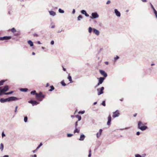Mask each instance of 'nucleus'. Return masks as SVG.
Listing matches in <instances>:
<instances>
[{
	"label": "nucleus",
	"mask_w": 157,
	"mask_h": 157,
	"mask_svg": "<svg viewBox=\"0 0 157 157\" xmlns=\"http://www.w3.org/2000/svg\"><path fill=\"white\" fill-rule=\"evenodd\" d=\"M144 124L141 121H139L138 122V128L142 131H144L148 128L147 126L144 125Z\"/></svg>",
	"instance_id": "obj_1"
},
{
	"label": "nucleus",
	"mask_w": 157,
	"mask_h": 157,
	"mask_svg": "<svg viewBox=\"0 0 157 157\" xmlns=\"http://www.w3.org/2000/svg\"><path fill=\"white\" fill-rule=\"evenodd\" d=\"M36 95V99L40 101H41L42 100V99L41 98H45V96L42 93L41 91L39 93H37Z\"/></svg>",
	"instance_id": "obj_2"
},
{
	"label": "nucleus",
	"mask_w": 157,
	"mask_h": 157,
	"mask_svg": "<svg viewBox=\"0 0 157 157\" xmlns=\"http://www.w3.org/2000/svg\"><path fill=\"white\" fill-rule=\"evenodd\" d=\"M92 17H90L91 19L97 18L99 17V15L97 12L92 13L91 14Z\"/></svg>",
	"instance_id": "obj_3"
},
{
	"label": "nucleus",
	"mask_w": 157,
	"mask_h": 157,
	"mask_svg": "<svg viewBox=\"0 0 157 157\" xmlns=\"http://www.w3.org/2000/svg\"><path fill=\"white\" fill-rule=\"evenodd\" d=\"M104 88L103 87H102L100 89H98L97 90L98 92V95H100L103 93V90Z\"/></svg>",
	"instance_id": "obj_4"
},
{
	"label": "nucleus",
	"mask_w": 157,
	"mask_h": 157,
	"mask_svg": "<svg viewBox=\"0 0 157 157\" xmlns=\"http://www.w3.org/2000/svg\"><path fill=\"white\" fill-rule=\"evenodd\" d=\"M8 98V101H14L15 100H17L20 99V98H18L15 97H10Z\"/></svg>",
	"instance_id": "obj_5"
},
{
	"label": "nucleus",
	"mask_w": 157,
	"mask_h": 157,
	"mask_svg": "<svg viewBox=\"0 0 157 157\" xmlns=\"http://www.w3.org/2000/svg\"><path fill=\"white\" fill-rule=\"evenodd\" d=\"M28 102L31 104L33 106L39 104V103L34 100H30L28 101Z\"/></svg>",
	"instance_id": "obj_6"
},
{
	"label": "nucleus",
	"mask_w": 157,
	"mask_h": 157,
	"mask_svg": "<svg viewBox=\"0 0 157 157\" xmlns=\"http://www.w3.org/2000/svg\"><path fill=\"white\" fill-rule=\"evenodd\" d=\"M105 78L104 77H101L99 78L98 82V83L97 86L99 85L100 84H101L103 82Z\"/></svg>",
	"instance_id": "obj_7"
},
{
	"label": "nucleus",
	"mask_w": 157,
	"mask_h": 157,
	"mask_svg": "<svg viewBox=\"0 0 157 157\" xmlns=\"http://www.w3.org/2000/svg\"><path fill=\"white\" fill-rule=\"evenodd\" d=\"M11 38V37L10 36H4L2 37H0V40H8Z\"/></svg>",
	"instance_id": "obj_8"
},
{
	"label": "nucleus",
	"mask_w": 157,
	"mask_h": 157,
	"mask_svg": "<svg viewBox=\"0 0 157 157\" xmlns=\"http://www.w3.org/2000/svg\"><path fill=\"white\" fill-rule=\"evenodd\" d=\"M120 113H119V111L118 110L116 111L115 112L113 113V118H115L117 117H118L119 116Z\"/></svg>",
	"instance_id": "obj_9"
},
{
	"label": "nucleus",
	"mask_w": 157,
	"mask_h": 157,
	"mask_svg": "<svg viewBox=\"0 0 157 157\" xmlns=\"http://www.w3.org/2000/svg\"><path fill=\"white\" fill-rule=\"evenodd\" d=\"M99 72L100 74L105 77H106L107 76V74L105 72V71L102 70H100Z\"/></svg>",
	"instance_id": "obj_10"
},
{
	"label": "nucleus",
	"mask_w": 157,
	"mask_h": 157,
	"mask_svg": "<svg viewBox=\"0 0 157 157\" xmlns=\"http://www.w3.org/2000/svg\"><path fill=\"white\" fill-rule=\"evenodd\" d=\"M2 91L4 93L5 92L9 90V87L8 86H6L4 87L2 89Z\"/></svg>",
	"instance_id": "obj_11"
},
{
	"label": "nucleus",
	"mask_w": 157,
	"mask_h": 157,
	"mask_svg": "<svg viewBox=\"0 0 157 157\" xmlns=\"http://www.w3.org/2000/svg\"><path fill=\"white\" fill-rule=\"evenodd\" d=\"M114 13L118 17H120L121 13L117 9H115L114 10Z\"/></svg>",
	"instance_id": "obj_12"
},
{
	"label": "nucleus",
	"mask_w": 157,
	"mask_h": 157,
	"mask_svg": "<svg viewBox=\"0 0 157 157\" xmlns=\"http://www.w3.org/2000/svg\"><path fill=\"white\" fill-rule=\"evenodd\" d=\"M0 101L2 103H3L5 102L8 101V98H1L0 99Z\"/></svg>",
	"instance_id": "obj_13"
},
{
	"label": "nucleus",
	"mask_w": 157,
	"mask_h": 157,
	"mask_svg": "<svg viewBox=\"0 0 157 157\" xmlns=\"http://www.w3.org/2000/svg\"><path fill=\"white\" fill-rule=\"evenodd\" d=\"M93 30L94 33L96 35L98 36L100 32L98 30L95 29H93Z\"/></svg>",
	"instance_id": "obj_14"
},
{
	"label": "nucleus",
	"mask_w": 157,
	"mask_h": 157,
	"mask_svg": "<svg viewBox=\"0 0 157 157\" xmlns=\"http://www.w3.org/2000/svg\"><path fill=\"white\" fill-rule=\"evenodd\" d=\"M102 129H100L99 130V132H98L97 133L96 136L97 138H98L100 137L102 133Z\"/></svg>",
	"instance_id": "obj_15"
},
{
	"label": "nucleus",
	"mask_w": 157,
	"mask_h": 157,
	"mask_svg": "<svg viewBox=\"0 0 157 157\" xmlns=\"http://www.w3.org/2000/svg\"><path fill=\"white\" fill-rule=\"evenodd\" d=\"M108 121L107 122V124L108 125H110L111 121V117L110 115H109L108 118Z\"/></svg>",
	"instance_id": "obj_16"
},
{
	"label": "nucleus",
	"mask_w": 157,
	"mask_h": 157,
	"mask_svg": "<svg viewBox=\"0 0 157 157\" xmlns=\"http://www.w3.org/2000/svg\"><path fill=\"white\" fill-rule=\"evenodd\" d=\"M85 136L83 134H82L80 135V138L79 139V140L80 141H83V140L85 138Z\"/></svg>",
	"instance_id": "obj_17"
},
{
	"label": "nucleus",
	"mask_w": 157,
	"mask_h": 157,
	"mask_svg": "<svg viewBox=\"0 0 157 157\" xmlns=\"http://www.w3.org/2000/svg\"><path fill=\"white\" fill-rule=\"evenodd\" d=\"M50 14L53 16H54L56 15V13L53 11H49Z\"/></svg>",
	"instance_id": "obj_18"
},
{
	"label": "nucleus",
	"mask_w": 157,
	"mask_h": 157,
	"mask_svg": "<svg viewBox=\"0 0 157 157\" xmlns=\"http://www.w3.org/2000/svg\"><path fill=\"white\" fill-rule=\"evenodd\" d=\"M28 43L31 47H32L33 45V42L31 40H28Z\"/></svg>",
	"instance_id": "obj_19"
},
{
	"label": "nucleus",
	"mask_w": 157,
	"mask_h": 157,
	"mask_svg": "<svg viewBox=\"0 0 157 157\" xmlns=\"http://www.w3.org/2000/svg\"><path fill=\"white\" fill-rule=\"evenodd\" d=\"M20 90L21 91H22V92H27L28 91V89L27 88H21L20 89Z\"/></svg>",
	"instance_id": "obj_20"
},
{
	"label": "nucleus",
	"mask_w": 157,
	"mask_h": 157,
	"mask_svg": "<svg viewBox=\"0 0 157 157\" xmlns=\"http://www.w3.org/2000/svg\"><path fill=\"white\" fill-rule=\"evenodd\" d=\"M68 79L69 80V81H70V82H72V78L71 76L70 75V74H69L68 76Z\"/></svg>",
	"instance_id": "obj_21"
},
{
	"label": "nucleus",
	"mask_w": 157,
	"mask_h": 157,
	"mask_svg": "<svg viewBox=\"0 0 157 157\" xmlns=\"http://www.w3.org/2000/svg\"><path fill=\"white\" fill-rule=\"evenodd\" d=\"M80 130L79 129L77 128H75V129L74 131V133H75L76 132L79 133V132Z\"/></svg>",
	"instance_id": "obj_22"
},
{
	"label": "nucleus",
	"mask_w": 157,
	"mask_h": 157,
	"mask_svg": "<svg viewBox=\"0 0 157 157\" xmlns=\"http://www.w3.org/2000/svg\"><path fill=\"white\" fill-rule=\"evenodd\" d=\"M75 117H77L78 118V121H80L81 120L82 118H81V117L80 116H79L78 115L75 116Z\"/></svg>",
	"instance_id": "obj_23"
},
{
	"label": "nucleus",
	"mask_w": 157,
	"mask_h": 157,
	"mask_svg": "<svg viewBox=\"0 0 157 157\" xmlns=\"http://www.w3.org/2000/svg\"><path fill=\"white\" fill-rule=\"evenodd\" d=\"M3 148H4L3 145L2 143H1L0 144V149L1 150V151H2L3 150Z\"/></svg>",
	"instance_id": "obj_24"
},
{
	"label": "nucleus",
	"mask_w": 157,
	"mask_h": 157,
	"mask_svg": "<svg viewBox=\"0 0 157 157\" xmlns=\"http://www.w3.org/2000/svg\"><path fill=\"white\" fill-rule=\"evenodd\" d=\"M30 94H32L33 95H36V94H37V93H36V91L34 90H33V91H32L31 92Z\"/></svg>",
	"instance_id": "obj_25"
},
{
	"label": "nucleus",
	"mask_w": 157,
	"mask_h": 157,
	"mask_svg": "<svg viewBox=\"0 0 157 157\" xmlns=\"http://www.w3.org/2000/svg\"><path fill=\"white\" fill-rule=\"evenodd\" d=\"M82 18V15H80L78 17V20L80 21L81 19Z\"/></svg>",
	"instance_id": "obj_26"
},
{
	"label": "nucleus",
	"mask_w": 157,
	"mask_h": 157,
	"mask_svg": "<svg viewBox=\"0 0 157 157\" xmlns=\"http://www.w3.org/2000/svg\"><path fill=\"white\" fill-rule=\"evenodd\" d=\"M50 87L51 89L49 90V91H52L54 89V87L53 86H50Z\"/></svg>",
	"instance_id": "obj_27"
},
{
	"label": "nucleus",
	"mask_w": 157,
	"mask_h": 157,
	"mask_svg": "<svg viewBox=\"0 0 157 157\" xmlns=\"http://www.w3.org/2000/svg\"><path fill=\"white\" fill-rule=\"evenodd\" d=\"M11 31L13 33H15L17 31L14 28H13L11 29Z\"/></svg>",
	"instance_id": "obj_28"
},
{
	"label": "nucleus",
	"mask_w": 157,
	"mask_h": 157,
	"mask_svg": "<svg viewBox=\"0 0 157 157\" xmlns=\"http://www.w3.org/2000/svg\"><path fill=\"white\" fill-rule=\"evenodd\" d=\"M59 13H63L64 12V11L63 10L60 8L59 9Z\"/></svg>",
	"instance_id": "obj_29"
},
{
	"label": "nucleus",
	"mask_w": 157,
	"mask_h": 157,
	"mask_svg": "<svg viewBox=\"0 0 157 157\" xmlns=\"http://www.w3.org/2000/svg\"><path fill=\"white\" fill-rule=\"evenodd\" d=\"M61 84H62V85L63 86H65L66 85V84H65L64 81L63 80L61 82Z\"/></svg>",
	"instance_id": "obj_30"
},
{
	"label": "nucleus",
	"mask_w": 157,
	"mask_h": 157,
	"mask_svg": "<svg viewBox=\"0 0 157 157\" xmlns=\"http://www.w3.org/2000/svg\"><path fill=\"white\" fill-rule=\"evenodd\" d=\"M81 13L83 14H85L86 13V11L84 10H82L81 11Z\"/></svg>",
	"instance_id": "obj_31"
},
{
	"label": "nucleus",
	"mask_w": 157,
	"mask_h": 157,
	"mask_svg": "<svg viewBox=\"0 0 157 157\" xmlns=\"http://www.w3.org/2000/svg\"><path fill=\"white\" fill-rule=\"evenodd\" d=\"M13 92V91H12L10 92L6 93L5 94V95H9V94H12Z\"/></svg>",
	"instance_id": "obj_32"
},
{
	"label": "nucleus",
	"mask_w": 157,
	"mask_h": 157,
	"mask_svg": "<svg viewBox=\"0 0 157 157\" xmlns=\"http://www.w3.org/2000/svg\"><path fill=\"white\" fill-rule=\"evenodd\" d=\"M28 121V117L27 116H25L24 117V121L25 122H27Z\"/></svg>",
	"instance_id": "obj_33"
},
{
	"label": "nucleus",
	"mask_w": 157,
	"mask_h": 157,
	"mask_svg": "<svg viewBox=\"0 0 157 157\" xmlns=\"http://www.w3.org/2000/svg\"><path fill=\"white\" fill-rule=\"evenodd\" d=\"M5 82V81L2 80L0 81V86H2L4 82Z\"/></svg>",
	"instance_id": "obj_34"
},
{
	"label": "nucleus",
	"mask_w": 157,
	"mask_h": 157,
	"mask_svg": "<svg viewBox=\"0 0 157 157\" xmlns=\"http://www.w3.org/2000/svg\"><path fill=\"white\" fill-rule=\"evenodd\" d=\"M92 29L91 27H89L88 29L89 32L90 33H91L92 32Z\"/></svg>",
	"instance_id": "obj_35"
},
{
	"label": "nucleus",
	"mask_w": 157,
	"mask_h": 157,
	"mask_svg": "<svg viewBox=\"0 0 157 157\" xmlns=\"http://www.w3.org/2000/svg\"><path fill=\"white\" fill-rule=\"evenodd\" d=\"M154 12V13L155 14V17H156V18L157 19V11L155 10V11H153Z\"/></svg>",
	"instance_id": "obj_36"
},
{
	"label": "nucleus",
	"mask_w": 157,
	"mask_h": 157,
	"mask_svg": "<svg viewBox=\"0 0 157 157\" xmlns=\"http://www.w3.org/2000/svg\"><path fill=\"white\" fill-rule=\"evenodd\" d=\"M42 145V143H40L39 145L37 147V149H38Z\"/></svg>",
	"instance_id": "obj_37"
},
{
	"label": "nucleus",
	"mask_w": 157,
	"mask_h": 157,
	"mask_svg": "<svg viewBox=\"0 0 157 157\" xmlns=\"http://www.w3.org/2000/svg\"><path fill=\"white\" fill-rule=\"evenodd\" d=\"M85 111L84 110L82 111H79L78 113L79 114H83L85 113Z\"/></svg>",
	"instance_id": "obj_38"
},
{
	"label": "nucleus",
	"mask_w": 157,
	"mask_h": 157,
	"mask_svg": "<svg viewBox=\"0 0 157 157\" xmlns=\"http://www.w3.org/2000/svg\"><path fill=\"white\" fill-rule=\"evenodd\" d=\"M6 93H4L1 90L0 91V96L2 95L3 94H5Z\"/></svg>",
	"instance_id": "obj_39"
},
{
	"label": "nucleus",
	"mask_w": 157,
	"mask_h": 157,
	"mask_svg": "<svg viewBox=\"0 0 157 157\" xmlns=\"http://www.w3.org/2000/svg\"><path fill=\"white\" fill-rule=\"evenodd\" d=\"M6 93H4L1 90L0 91V96L2 95L3 94H5Z\"/></svg>",
	"instance_id": "obj_40"
},
{
	"label": "nucleus",
	"mask_w": 157,
	"mask_h": 157,
	"mask_svg": "<svg viewBox=\"0 0 157 157\" xmlns=\"http://www.w3.org/2000/svg\"><path fill=\"white\" fill-rule=\"evenodd\" d=\"M150 5H151V7L153 11H154L155 10V8H154V6L152 5V4L151 3Z\"/></svg>",
	"instance_id": "obj_41"
},
{
	"label": "nucleus",
	"mask_w": 157,
	"mask_h": 157,
	"mask_svg": "<svg viewBox=\"0 0 157 157\" xmlns=\"http://www.w3.org/2000/svg\"><path fill=\"white\" fill-rule=\"evenodd\" d=\"M135 157H143L139 154H136L135 155Z\"/></svg>",
	"instance_id": "obj_42"
},
{
	"label": "nucleus",
	"mask_w": 157,
	"mask_h": 157,
	"mask_svg": "<svg viewBox=\"0 0 157 157\" xmlns=\"http://www.w3.org/2000/svg\"><path fill=\"white\" fill-rule=\"evenodd\" d=\"M119 57L118 56H116V57L114 58V60L116 61L119 59Z\"/></svg>",
	"instance_id": "obj_43"
},
{
	"label": "nucleus",
	"mask_w": 157,
	"mask_h": 157,
	"mask_svg": "<svg viewBox=\"0 0 157 157\" xmlns=\"http://www.w3.org/2000/svg\"><path fill=\"white\" fill-rule=\"evenodd\" d=\"M17 108H18V106H16L15 107V110L14 111V112L15 113H17Z\"/></svg>",
	"instance_id": "obj_44"
},
{
	"label": "nucleus",
	"mask_w": 157,
	"mask_h": 157,
	"mask_svg": "<svg viewBox=\"0 0 157 157\" xmlns=\"http://www.w3.org/2000/svg\"><path fill=\"white\" fill-rule=\"evenodd\" d=\"M101 104L103 106H105L106 105L105 101H103L101 103Z\"/></svg>",
	"instance_id": "obj_45"
},
{
	"label": "nucleus",
	"mask_w": 157,
	"mask_h": 157,
	"mask_svg": "<svg viewBox=\"0 0 157 157\" xmlns=\"http://www.w3.org/2000/svg\"><path fill=\"white\" fill-rule=\"evenodd\" d=\"M91 150H90L89 151V154L88 155V157H90L91 156Z\"/></svg>",
	"instance_id": "obj_46"
},
{
	"label": "nucleus",
	"mask_w": 157,
	"mask_h": 157,
	"mask_svg": "<svg viewBox=\"0 0 157 157\" xmlns=\"http://www.w3.org/2000/svg\"><path fill=\"white\" fill-rule=\"evenodd\" d=\"M72 135H73L71 134H67V136L68 137H70Z\"/></svg>",
	"instance_id": "obj_47"
},
{
	"label": "nucleus",
	"mask_w": 157,
	"mask_h": 157,
	"mask_svg": "<svg viewBox=\"0 0 157 157\" xmlns=\"http://www.w3.org/2000/svg\"><path fill=\"white\" fill-rule=\"evenodd\" d=\"M78 121H77L75 122V128H77V126L78 125Z\"/></svg>",
	"instance_id": "obj_48"
},
{
	"label": "nucleus",
	"mask_w": 157,
	"mask_h": 157,
	"mask_svg": "<svg viewBox=\"0 0 157 157\" xmlns=\"http://www.w3.org/2000/svg\"><path fill=\"white\" fill-rule=\"evenodd\" d=\"M54 43V42L53 40H52L51 42V45H53Z\"/></svg>",
	"instance_id": "obj_49"
},
{
	"label": "nucleus",
	"mask_w": 157,
	"mask_h": 157,
	"mask_svg": "<svg viewBox=\"0 0 157 157\" xmlns=\"http://www.w3.org/2000/svg\"><path fill=\"white\" fill-rule=\"evenodd\" d=\"M111 2L110 0H108L107 1V2H106V4H110Z\"/></svg>",
	"instance_id": "obj_50"
},
{
	"label": "nucleus",
	"mask_w": 157,
	"mask_h": 157,
	"mask_svg": "<svg viewBox=\"0 0 157 157\" xmlns=\"http://www.w3.org/2000/svg\"><path fill=\"white\" fill-rule=\"evenodd\" d=\"M5 136V134L4 133V132H3L2 133V137H3L4 136Z\"/></svg>",
	"instance_id": "obj_51"
},
{
	"label": "nucleus",
	"mask_w": 157,
	"mask_h": 157,
	"mask_svg": "<svg viewBox=\"0 0 157 157\" xmlns=\"http://www.w3.org/2000/svg\"><path fill=\"white\" fill-rule=\"evenodd\" d=\"M140 133L139 132H136V134L137 135V136H139L140 135Z\"/></svg>",
	"instance_id": "obj_52"
},
{
	"label": "nucleus",
	"mask_w": 157,
	"mask_h": 157,
	"mask_svg": "<svg viewBox=\"0 0 157 157\" xmlns=\"http://www.w3.org/2000/svg\"><path fill=\"white\" fill-rule=\"evenodd\" d=\"M75 10L74 9H73V11H72V13H73V14L75 13Z\"/></svg>",
	"instance_id": "obj_53"
},
{
	"label": "nucleus",
	"mask_w": 157,
	"mask_h": 157,
	"mask_svg": "<svg viewBox=\"0 0 157 157\" xmlns=\"http://www.w3.org/2000/svg\"><path fill=\"white\" fill-rule=\"evenodd\" d=\"M85 15L86 17H88L89 16V15L88 14H87V13H86L85 14Z\"/></svg>",
	"instance_id": "obj_54"
},
{
	"label": "nucleus",
	"mask_w": 157,
	"mask_h": 157,
	"mask_svg": "<svg viewBox=\"0 0 157 157\" xmlns=\"http://www.w3.org/2000/svg\"><path fill=\"white\" fill-rule=\"evenodd\" d=\"M55 25H53L52 26L51 28L52 29H53L55 28Z\"/></svg>",
	"instance_id": "obj_55"
},
{
	"label": "nucleus",
	"mask_w": 157,
	"mask_h": 157,
	"mask_svg": "<svg viewBox=\"0 0 157 157\" xmlns=\"http://www.w3.org/2000/svg\"><path fill=\"white\" fill-rule=\"evenodd\" d=\"M33 36H37V37L38 36V35L37 34H36V33L34 34H33Z\"/></svg>",
	"instance_id": "obj_56"
},
{
	"label": "nucleus",
	"mask_w": 157,
	"mask_h": 157,
	"mask_svg": "<svg viewBox=\"0 0 157 157\" xmlns=\"http://www.w3.org/2000/svg\"><path fill=\"white\" fill-rule=\"evenodd\" d=\"M49 86V84L48 83H47L46 86V87H48Z\"/></svg>",
	"instance_id": "obj_57"
},
{
	"label": "nucleus",
	"mask_w": 157,
	"mask_h": 157,
	"mask_svg": "<svg viewBox=\"0 0 157 157\" xmlns=\"http://www.w3.org/2000/svg\"><path fill=\"white\" fill-rule=\"evenodd\" d=\"M141 0L143 2H147V0Z\"/></svg>",
	"instance_id": "obj_58"
},
{
	"label": "nucleus",
	"mask_w": 157,
	"mask_h": 157,
	"mask_svg": "<svg viewBox=\"0 0 157 157\" xmlns=\"http://www.w3.org/2000/svg\"><path fill=\"white\" fill-rule=\"evenodd\" d=\"M37 43L38 44H41V43H40V41H37Z\"/></svg>",
	"instance_id": "obj_59"
},
{
	"label": "nucleus",
	"mask_w": 157,
	"mask_h": 157,
	"mask_svg": "<svg viewBox=\"0 0 157 157\" xmlns=\"http://www.w3.org/2000/svg\"><path fill=\"white\" fill-rule=\"evenodd\" d=\"M8 155H5L3 157H9Z\"/></svg>",
	"instance_id": "obj_60"
},
{
	"label": "nucleus",
	"mask_w": 157,
	"mask_h": 157,
	"mask_svg": "<svg viewBox=\"0 0 157 157\" xmlns=\"http://www.w3.org/2000/svg\"><path fill=\"white\" fill-rule=\"evenodd\" d=\"M63 70L64 71H66V68H64L63 67Z\"/></svg>",
	"instance_id": "obj_61"
},
{
	"label": "nucleus",
	"mask_w": 157,
	"mask_h": 157,
	"mask_svg": "<svg viewBox=\"0 0 157 157\" xmlns=\"http://www.w3.org/2000/svg\"><path fill=\"white\" fill-rule=\"evenodd\" d=\"M51 25H54V23H53V22H51Z\"/></svg>",
	"instance_id": "obj_62"
},
{
	"label": "nucleus",
	"mask_w": 157,
	"mask_h": 157,
	"mask_svg": "<svg viewBox=\"0 0 157 157\" xmlns=\"http://www.w3.org/2000/svg\"><path fill=\"white\" fill-rule=\"evenodd\" d=\"M136 115H137V114L136 113L133 115V117H136Z\"/></svg>",
	"instance_id": "obj_63"
},
{
	"label": "nucleus",
	"mask_w": 157,
	"mask_h": 157,
	"mask_svg": "<svg viewBox=\"0 0 157 157\" xmlns=\"http://www.w3.org/2000/svg\"><path fill=\"white\" fill-rule=\"evenodd\" d=\"M36 155L35 154L33 155V157H36Z\"/></svg>",
	"instance_id": "obj_64"
}]
</instances>
